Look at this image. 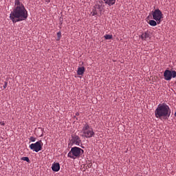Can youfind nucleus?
I'll list each match as a JSON object with an SVG mask.
<instances>
[{
  "instance_id": "nucleus-1",
  "label": "nucleus",
  "mask_w": 176,
  "mask_h": 176,
  "mask_svg": "<svg viewBox=\"0 0 176 176\" xmlns=\"http://www.w3.org/2000/svg\"><path fill=\"white\" fill-rule=\"evenodd\" d=\"M28 19V11L24 7L21 0L14 1V8L10 14V19L14 24L17 22L24 21Z\"/></svg>"
},
{
  "instance_id": "nucleus-2",
  "label": "nucleus",
  "mask_w": 176,
  "mask_h": 176,
  "mask_svg": "<svg viewBox=\"0 0 176 176\" xmlns=\"http://www.w3.org/2000/svg\"><path fill=\"white\" fill-rule=\"evenodd\" d=\"M171 114V109L166 103L160 104L155 111V116L157 118L168 119Z\"/></svg>"
},
{
  "instance_id": "nucleus-3",
  "label": "nucleus",
  "mask_w": 176,
  "mask_h": 176,
  "mask_svg": "<svg viewBox=\"0 0 176 176\" xmlns=\"http://www.w3.org/2000/svg\"><path fill=\"white\" fill-rule=\"evenodd\" d=\"M81 133H82V137L86 138L87 139L91 138L95 135L94 129L88 123H85L82 124Z\"/></svg>"
},
{
  "instance_id": "nucleus-4",
  "label": "nucleus",
  "mask_w": 176,
  "mask_h": 176,
  "mask_svg": "<svg viewBox=\"0 0 176 176\" xmlns=\"http://www.w3.org/2000/svg\"><path fill=\"white\" fill-rule=\"evenodd\" d=\"M81 152H82V153H83L84 151L82 149H81L80 148H78L76 146L73 147L71 148V151L67 154V157L75 160L76 157H78L80 155Z\"/></svg>"
},
{
  "instance_id": "nucleus-5",
  "label": "nucleus",
  "mask_w": 176,
  "mask_h": 176,
  "mask_svg": "<svg viewBox=\"0 0 176 176\" xmlns=\"http://www.w3.org/2000/svg\"><path fill=\"white\" fill-rule=\"evenodd\" d=\"M152 14L153 19L157 21V24H160L162 22V19L163 18L162 11L157 8V10H155V11H153Z\"/></svg>"
},
{
  "instance_id": "nucleus-6",
  "label": "nucleus",
  "mask_w": 176,
  "mask_h": 176,
  "mask_svg": "<svg viewBox=\"0 0 176 176\" xmlns=\"http://www.w3.org/2000/svg\"><path fill=\"white\" fill-rule=\"evenodd\" d=\"M31 150L33 151L38 153V151H41L43 148V144L41 140L36 142L34 144H31L29 146Z\"/></svg>"
},
{
  "instance_id": "nucleus-7",
  "label": "nucleus",
  "mask_w": 176,
  "mask_h": 176,
  "mask_svg": "<svg viewBox=\"0 0 176 176\" xmlns=\"http://www.w3.org/2000/svg\"><path fill=\"white\" fill-rule=\"evenodd\" d=\"M164 79L166 80H170L172 78H176V72L175 71H170L166 69L164 73Z\"/></svg>"
},
{
  "instance_id": "nucleus-8",
  "label": "nucleus",
  "mask_w": 176,
  "mask_h": 176,
  "mask_svg": "<svg viewBox=\"0 0 176 176\" xmlns=\"http://www.w3.org/2000/svg\"><path fill=\"white\" fill-rule=\"evenodd\" d=\"M72 142L73 144H75L76 145L80 146V144L81 143V140L80 138L78 135H74L72 137Z\"/></svg>"
},
{
  "instance_id": "nucleus-9",
  "label": "nucleus",
  "mask_w": 176,
  "mask_h": 176,
  "mask_svg": "<svg viewBox=\"0 0 176 176\" xmlns=\"http://www.w3.org/2000/svg\"><path fill=\"white\" fill-rule=\"evenodd\" d=\"M140 37L142 41H148L151 39V36H150L148 32H145L144 33H142V34H141Z\"/></svg>"
},
{
  "instance_id": "nucleus-10",
  "label": "nucleus",
  "mask_w": 176,
  "mask_h": 176,
  "mask_svg": "<svg viewBox=\"0 0 176 176\" xmlns=\"http://www.w3.org/2000/svg\"><path fill=\"white\" fill-rule=\"evenodd\" d=\"M52 170L54 172H58L60 170V164L58 163H53L52 165Z\"/></svg>"
},
{
  "instance_id": "nucleus-11",
  "label": "nucleus",
  "mask_w": 176,
  "mask_h": 176,
  "mask_svg": "<svg viewBox=\"0 0 176 176\" xmlns=\"http://www.w3.org/2000/svg\"><path fill=\"white\" fill-rule=\"evenodd\" d=\"M85 72V67H78L77 70V74L79 76H82Z\"/></svg>"
},
{
  "instance_id": "nucleus-12",
  "label": "nucleus",
  "mask_w": 176,
  "mask_h": 176,
  "mask_svg": "<svg viewBox=\"0 0 176 176\" xmlns=\"http://www.w3.org/2000/svg\"><path fill=\"white\" fill-rule=\"evenodd\" d=\"M149 25L153 26V27H155L157 25V22H156V21H153V19H151L148 22Z\"/></svg>"
},
{
  "instance_id": "nucleus-13",
  "label": "nucleus",
  "mask_w": 176,
  "mask_h": 176,
  "mask_svg": "<svg viewBox=\"0 0 176 176\" xmlns=\"http://www.w3.org/2000/svg\"><path fill=\"white\" fill-rule=\"evenodd\" d=\"M104 38H105L106 40H110V39H112L113 36H112V34H105V35L104 36Z\"/></svg>"
},
{
  "instance_id": "nucleus-14",
  "label": "nucleus",
  "mask_w": 176,
  "mask_h": 176,
  "mask_svg": "<svg viewBox=\"0 0 176 176\" xmlns=\"http://www.w3.org/2000/svg\"><path fill=\"white\" fill-rule=\"evenodd\" d=\"M96 8L98 9V10H99V11H100V12H102V10H103L102 6H99V5L96 6Z\"/></svg>"
},
{
  "instance_id": "nucleus-15",
  "label": "nucleus",
  "mask_w": 176,
  "mask_h": 176,
  "mask_svg": "<svg viewBox=\"0 0 176 176\" xmlns=\"http://www.w3.org/2000/svg\"><path fill=\"white\" fill-rule=\"evenodd\" d=\"M21 160L23 161H26L27 162H30V160H29L28 157H23L21 158Z\"/></svg>"
},
{
  "instance_id": "nucleus-16",
  "label": "nucleus",
  "mask_w": 176,
  "mask_h": 176,
  "mask_svg": "<svg viewBox=\"0 0 176 176\" xmlns=\"http://www.w3.org/2000/svg\"><path fill=\"white\" fill-rule=\"evenodd\" d=\"M57 37H58V40L57 41H59L60 37H61V32H58Z\"/></svg>"
},
{
  "instance_id": "nucleus-17",
  "label": "nucleus",
  "mask_w": 176,
  "mask_h": 176,
  "mask_svg": "<svg viewBox=\"0 0 176 176\" xmlns=\"http://www.w3.org/2000/svg\"><path fill=\"white\" fill-rule=\"evenodd\" d=\"M31 142H35L36 141V138H34V137H30V139H29Z\"/></svg>"
},
{
  "instance_id": "nucleus-18",
  "label": "nucleus",
  "mask_w": 176,
  "mask_h": 176,
  "mask_svg": "<svg viewBox=\"0 0 176 176\" xmlns=\"http://www.w3.org/2000/svg\"><path fill=\"white\" fill-rule=\"evenodd\" d=\"M8 87V82H4V85L3 86V89H6V87Z\"/></svg>"
},
{
  "instance_id": "nucleus-19",
  "label": "nucleus",
  "mask_w": 176,
  "mask_h": 176,
  "mask_svg": "<svg viewBox=\"0 0 176 176\" xmlns=\"http://www.w3.org/2000/svg\"><path fill=\"white\" fill-rule=\"evenodd\" d=\"M39 129H41V131L42 132V134L40 135V137H43V131L44 129L42 128H38Z\"/></svg>"
},
{
  "instance_id": "nucleus-20",
  "label": "nucleus",
  "mask_w": 176,
  "mask_h": 176,
  "mask_svg": "<svg viewBox=\"0 0 176 176\" xmlns=\"http://www.w3.org/2000/svg\"><path fill=\"white\" fill-rule=\"evenodd\" d=\"M97 14H98L97 11H96V10L93 11L92 16H96Z\"/></svg>"
},
{
  "instance_id": "nucleus-21",
  "label": "nucleus",
  "mask_w": 176,
  "mask_h": 176,
  "mask_svg": "<svg viewBox=\"0 0 176 176\" xmlns=\"http://www.w3.org/2000/svg\"><path fill=\"white\" fill-rule=\"evenodd\" d=\"M46 3H50V0H45Z\"/></svg>"
},
{
  "instance_id": "nucleus-22",
  "label": "nucleus",
  "mask_w": 176,
  "mask_h": 176,
  "mask_svg": "<svg viewBox=\"0 0 176 176\" xmlns=\"http://www.w3.org/2000/svg\"><path fill=\"white\" fill-rule=\"evenodd\" d=\"M175 116L176 117V111H175Z\"/></svg>"
},
{
  "instance_id": "nucleus-23",
  "label": "nucleus",
  "mask_w": 176,
  "mask_h": 176,
  "mask_svg": "<svg viewBox=\"0 0 176 176\" xmlns=\"http://www.w3.org/2000/svg\"><path fill=\"white\" fill-rule=\"evenodd\" d=\"M76 115H77V116H78V115H79V113H76Z\"/></svg>"
}]
</instances>
